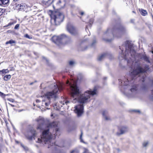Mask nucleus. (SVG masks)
Wrapping results in <instances>:
<instances>
[{
	"label": "nucleus",
	"instance_id": "nucleus-1",
	"mask_svg": "<svg viewBox=\"0 0 153 153\" xmlns=\"http://www.w3.org/2000/svg\"><path fill=\"white\" fill-rule=\"evenodd\" d=\"M120 48L122 51L121 55L122 59L120 58V56L119 58L120 59H124L127 60V65L131 69V72L130 76L131 79L129 81L130 78H126L125 80L123 81L124 82L123 83L121 82V80L119 79V84L121 88L120 90L122 91L123 88H125L123 87L124 86H130L131 85V88L130 90L133 94L136 93L137 89V85H131V83L134 82L133 80L134 79V77L140 74L146 72L149 69L148 65H146L143 68L140 66L138 62L141 59H143L148 63H150V61L149 58L146 55L136 53L134 49L133 44L129 41H126L123 45L122 47H120Z\"/></svg>",
	"mask_w": 153,
	"mask_h": 153
},
{
	"label": "nucleus",
	"instance_id": "nucleus-2",
	"mask_svg": "<svg viewBox=\"0 0 153 153\" xmlns=\"http://www.w3.org/2000/svg\"><path fill=\"white\" fill-rule=\"evenodd\" d=\"M69 85L71 100L73 103L78 102L81 103L87 102L91 97L96 94L97 89L94 87L93 90L86 91L84 94H81L79 87L77 86L76 82L73 80L72 82L67 83Z\"/></svg>",
	"mask_w": 153,
	"mask_h": 153
},
{
	"label": "nucleus",
	"instance_id": "nucleus-3",
	"mask_svg": "<svg viewBox=\"0 0 153 153\" xmlns=\"http://www.w3.org/2000/svg\"><path fill=\"white\" fill-rule=\"evenodd\" d=\"M49 88L52 91H48L43 96L45 99L42 100V105L45 107L49 106L51 101L56 99V94L59 91H60L63 89V84L60 82H59L58 84L54 83L51 85Z\"/></svg>",
	"mask_w": 153,
	"mask_h": 153
},
{
	"label": "nucleus",
	"instance_id": "nucleus-4",
	"mask_svg": "<svg viewBox=\"0 0 153 153\" xmlns=\"http://www.w3.org/2000/svg\"><path fill=\"white\" fill-rule=\"evenodd\" d=\"M126 29L123 26L120 24L117 23L112 29L108 28L104 33L102 39L106 42H111L114 37H120L121 35L124 34Z\"/></svg>",
	"mask_w": 153,
	"mask_h": 153
},
{
	"label": "nucleus",
	"instance_id": "nucleus-5",
	"mask_svg": "<svg viewBox=\"0 0 153 153\" xmlns=\"http://www.w3.org/2000/svg\"><path fill=\"white\" fill-rule=\"evenodd\" d=\"M58 123L56 122H53L50 123L48 126L47 129L42 131L41 136V139L38 138L37 142L39 143L44 142L45 144L48 143L51 146L55 145L54 141L52 140V134L51 132L49 131V130L51 128L56 127Z\"/></svg>",
	"mask_w": 153,
	"mask_h": 153
},
{
	"label": "nucleus",
	"instance_id": "nucleus-6",
	"mask_svg": "<svg viewBox=\"0 0 153 153\" xmlns=\"http://www.w3.org/2000/svg\"><path fill=\"white\" fill-rule=\"evenodd\" d=\"M52 41L56 45L68 44L71 41V38L65 34H62L57 36H53L51 38Z\"/></svg>",
	"mask_w": 153,
	"mask_h": 153
},
{
	"label": "nucleus",
	"instance_id": "nucleus-7",
	"mask_svg": "<svg viewBox=\"0 0 153 153\" xmlns=\"http://www.w3.org/2000/svg\"><path fill=\"white\" fill-rule=\"evenodd\" d=\"M64 15L62 13L59 12H54L51 15L52 20H53L56 25H59L63 22L64 19Z\"/></svg>",
	"mask_w": 153,
	"mask_h": 153
},
{
	"label": "nucleus",
	"instance_id": "nucleus-8",
	"mask_svg": "<svg viewBox=\"0 0 153 153\" xmlns=\"http://www.w3.org/2000/svg\"><path fill=\"white\" fill-rule=\"evenodd\" d=\"M67 29L68 32L72 35L75 36L78 34L77 30L72 25H68L67 27Z\"/></svg>",
	"mask_w": 153,
	"mask_h": 153
},
{
	"label": "nucleus",
	"instance_id": "nucleus-9",
	"mask_svg": "<svg viewBox=\"0 0 153 153\" xmlns=\"http://www.w3.org/2000/svg\"><path fill=\"white\" fill-rule=\"evenodd\" d=\"M75 112L79 117L83 113V106L82 105H79L75 106Z\"/></svg>",
	"mask_w": 153,
	"mask_h": 153
},
{
	"label": "nucleus",
	"instance_id": "nucleus-10",
	"mask_svg": "<svg viewBox=\"0 0 153 153\" xmlns=\"http://www.w3.org/2000/svg\"><path fill=\"white\" fill-rule=\"evenodd\" d=\"M36 121L38 122L39 125L37 128V129L42 130L43 129V127L45 126L44 124V121L42 119H37Z\"/></svg>",
	"mask_w": 153,
	"mask_h": 153
},
{
	"label": "nucleus",
	"instance_id": "nucleus-11",
	"mask_svg": "<svg viewBox=\"0 0 153 153\" xmlns=\"http://www.w3.org/2000/svg\"><path fill=\"white\" fill-rule=\"evenodd\" d=\"M128 130V127L126 126H122L120 129V133L117 132V135H120L121 134H123L127 131Z\"/></svg>",
	"mask_w": 153,
	"mask_h": 153
},
{
	"label": "nucleus",
	"instance_id": "nucleus-12",
	"mask_svg": "<svg viewBox=\"0 0 153 153\" xmlns=\"http://www.w3.org/2000/svg\"><path fill=\"white\" fill-rule=\"evenodd\" d=\"M17 7L21 11H25L27 7V5L25 3L18 4L16 5Z\"/></svg>",
	"mask_w": 153,
	"mask_h": 153
},
{
	"label": "nucleus",
	"instance_id": "nucleus-13",
	"mask_svg": "<svg viewBox=\"0 0 153 153\" xmlns=\"http://www.w3.org/2000/svg\"><path fill=\"white\" fill-rule=\"evenodd\" d=\"M107 53H104L101 54V55L98 56L97 59L99 61H101L104 58L107 56Z\"/></svg>",
	"mask_w": 153,
	"mask_h": 153
},
{
	"label": "nucleus",
	"instance_id": "nucleus-14",
	"mask_svg": "<svg viewBox=\"0 0 153 153\" xmlns=\"http://www.w3.org/2000/svg\"><path fill=\"white\" fill-rule=\"evenodd\" d=\"M53 133L55 136H59L60 134L59 129L57 128H56Z\"/></svg>",
	"mask_w": 153,
	"mask_h": 153
},
{
	"label": "nucleus",
	"instance_id": "nucleus-15",
	"mask_svg": "<svg viewBox=\"0 0 153 153\" xmlns=\"http://www.w3.org/2000/svg\"><path fill=\"white\" fill-rule=\"evenodd\" d=\"M16 42L13 39H10L9 41H7L6 43L5 44L6 45H8V44H10L12 46L14 44H15L16 43Z\"/></svg>",
	"mask_w": 153,
	"mask_h": 153
},
{
	"label": "nucleus",
	"instance_id": "nucleus-16",
	"mask_svg": "<svg viewBox=\"0 0 153 153\" xmlns=\"http://www.w3.org/2000/svg\"><path fill=\"white\" fill-rule=\"evenodd\" d=\"M9 72V71L7 69H3L1 71H0V73L2 76H4L6 73H8Z\"/></svg>",
	"mask_w": 153,
	"mask_h": 153
},
{
	"label": "nucleus",
	"instance_id": "nucleus-17",
	"mask_svg": "<svg viewBox=\"0 0 153 153\" xmlns=\"http://www.w3.org/2000/svg\"><path fill=\"white\" fill-rule=\"evenodd\" d=\"M9 2V0H0V5L7 4Z\"/></svg>",
	"mask_w": 153,
	"mask_h": 153
},
{
	"label": "nucleus",
	"instance_id": "nucleus-18",
	"mask_svg": "<svg viewBox=\"0 0 153 153\" xmlns=\"http://www.w3.org/2000/svg\"><path fill=\"white\" fill-rule=\"evenodd\" d=\"M140 12L141 15L143 16H146L147 14V11L143 9H141Z\"/></svg>",
	"mask_w": 153,
	"mask_h": 153
},
{
	"label": "nucleus",
	"instance_id": "nucleus-19",
	"mask_svg": "<svg viewBox=\"0 0 153 153\" xmlns=\"http://www.w3.org/2000/svg\"><path fill=\"white\" fill-rule=\"evenodd\" d=\"M55 2L57 5H59L61 3V0H53L52 1L51 3Z\"/></svg>",
	"mask_w": 153,
	"mask_h": 153
},
{
	"label": "nucleus",
	"instance_id": "nucleus-20",
	"mask_svg": "<svg viewBox=\"0 0 153 153\" xmlns=\"http://www.w3.org/2000/svg\"><path fill=\"white\" fill-rule=\"evenodd\" d=\"M11 78V75H7L5 76L4 78L5 81H7L8 79Z\"/></svg>",
	"mask_w": 153,
	"mask_h": 153
},
{
	"label": "nucleus",
	"instance_id": "nucleus-21",
	"mask_svg": "<svg viewBox=\"0 0 153 153\" xmlns=\"http://www.w3.org/2000/svg\"><path fill=\"white\" fill-rule=\"evenodd\" d=\"M93 21H93V19H90V21L89 22V24L88 26H86V29L87 28H88V27H91L92 24L93 23Z\"/></svg>",
	"mask_w": 153,
	"mask_h": 153
},
{
	"label": "nucleus",
	"instance_id": "nucleus-22",
	"mask_svg": "<svg viewBox=\"0 0 153 153\" xmlns=\"http://www.w3.org/2000/svg\"><path fill=\"white\" fill-rule=\"evenodd\" d=\"M30 132L33 136H34L36 134V132L34 129H32L30 131Z\"/></svg>",
	"mask_w": 153,
	"mask_h": 153
},
{
	"label": "nucleus",
	"instance_id": "nucleus-23",
	"mask_svg": "<svg viewBox=\"0 0 153 153\" xmlns=\"http://www.w3.org/2000/svg\"><path fill=\"white\" fill-rule=\"evenodd\" d=\"M71 153H79L78 150L77 149H74L71 152Z\"/></svg>",
	"mask_w": 153,
	"mask_h": 153
},
{
	"label": "nucleus",
	"instance_id": "nucleus-24",
	"mask_svg": "<svg viewBox=\"0 0 153 153\" xmlns=\"http://www.w3.org/2000/svg\"><path fill=\"white\" fill-rule=\"evenodd\" d=\"M146 78V76L144 74L142 75V78L140 79V81H142L143 82H144L145 80V78Z\"/></svg>",
	"mask_w": 153,
	"mask_h": 153
},
{
	"label": "nucleus",
	"instance_id": "nucleus-25",
	"mask_svg": "<svg viewBox=\"0 0 153 153\" xmlns=\"http://www.w3.org/2000/svg\"><path fill=\"white\" fill-rule=\"evenodd\" d=\"M69 65L71 66H73L75 64V62L73 61H70L69 62Z\"/></svg>",
	"mask_w": 153,
	"mask_h": 153
},
{
	"label": "nucleus",
	"instance_id": "nucleus-26",
	"mask_svg": "<svg viewBox=\"0 0 153 153\" xmlns=\"http://www.w3.org/2000/svg\"><path fill=\"white\" fill-rule=\"evenodd\" d=\"M75 129L76 127H70L68 129V131H71L74 130Z\"/></svg>",
	"mask_w": 153,
	"mask_h": 153
},
{
	"label": "nucleus",
	"instance_id": "nucleus-27",
	"mask_svg": "<svg viewBox=\"0 0 153 153\" xmlns=\"http://www.w3.org/2000/svg\"><path fill=\"white\" fill-rule=\"evenodd\" d=\"M15 23H16V22H10L7 25H5L4 27H7L8 26H11V25L14 24Z\"/></svg>",
	"mask_w": 153,
	"mask_h": 153
},
{
	"label": "nucleus",
	"instance_id": "nucleus-28",
	"mask_svg": "<svg viewBox=\"0 0 153 153\" xmlns=\"http://www.w3.org/2000/svg\"><path fill=\"white\" fill-rule=\"evenodd\" d=\"M24 37L27 38L29 39H32V37L31 36H30L28 34H26L25 35Z\"/></svg>",
	"mask_w": 153,
	"mask_h": 153
},
{
	"label": "nucleus",
	"instance_id": "nucleus-29",
	"mask_svg": "<svg viewBox=\"0 0 153 153\" xmlns=\"http://www.w3.org/2000/svg\"><path fill=\"white\" fill-rule=\"evenodd\" d=\"M96 41L95 40V39L92 42V44L91 45V46L92 47L94 46V45H95L96 44Z\"/></svg>",
	"mask_w": 153,
	"mask_h": 153
},
{
	"label": "nucleus",
	"instance_id": "nucleus-30",
	"mask_svg": "<svg viewBox=\"0 0 153 153\" xmlns=\"http://www.w3.org/2000/svg\"><path fill=\"white\" fill-rule=\"evenodd\" d=\"M4 11V10L3 9L0 8V16L2 15Z\"/></svg>",
	"mask_w": 153,
	"mask_h": 153
},
{
	"label": "nucleus",
	"instance_id": "nucleus-31",
	"mask_svg": "<svg viewBox=\"0 0 153 153\" xmlns=\"http://www.w3.org/2000/svg\"><path fill=\"white\" fill-rule=\"evenodd\" d=\"M148 144V142H145L143 143V147H146Z\"/></svg>",
	"mask_w": 153,
	"mask_h": 153
},
{
	"label": "nucleus",
	"instance_id": "nucleus-32",
	"mask_svg": "<svg viewBox=\"0 0 153 153\" xmlns=\"http://www.w3.org/2000/svg\"><path fill=\"white\" fill-rule=\"evenodd\" d=\"M103 115L104 116L106 120H109L110 118L109 117H107L106 116L104 115V112H103L102 113Z\"/></svg>",
	"mask_w": 153,
	"mask_h": 153
},
{
	"label": "nucleus",
	"instance_id": "nucleus-33",
	"mask_svg": "<svg viewBox=\"0 0 153 153\" xmlns=\"http://www.w3.org/2000/svg\"><path fill=\"white\" fill-rule=\"evenodd\" d=\"M19 25H20L19 24H17L15 26V27H14V29H16V30L18 29L19 28Z\"/></svg>",
	"mask_w": 153,
	"mask_h": 153
},
{
	"label": "nucleus",
	"instance_id": "nucleus-34",
	"mask_svg": "<svg viewBox=\"0 0 153 153\" xmlns=\"http://www.w3.org/2000/svg\"><path fill=\"white\" fill-rule=\"evenodd\" d=\"M150 97V99L153 101V90L152 91V94Z\"/></svg>",
	"mask_w": 153,
	"mask_h": 153
},
{
	"label": "nucleus",
	"instance_id": "nucleus-35",
	"mask_svg": "<svg viewBox=\"0 0 153 153\" xmlns=\"http://www.w3.org/2000/svg\"><path fill=\"white\" fill-rule=\"evenodd\" d=\"M6 95L5 94L3 93L0 91V96L2 97H4Z\"/></svg>",
	"mask_w": 153,
	"mask_h": 153
},
{
	"label": "nucleus",
	"instance_id": "nucleus-36",
	"mask_svg": "<svg viewBox=\"0 0 153 153\" xmlns=\"http://www.w3.org/2000/svg\"><path fill=\"white\" fill-rule=\"evenodd\" d=\"M82 132H81V134L80 136V140L82 142L84 143L85 142L83 141V140H82Z\"/></svg>",
	"mask_w": 153,
	"mask_h": 153
},
{
	"label": "nucleus",
	"instance_id": "nucleus-37",
	"mask_svg": "<svg viewBox=\"0 0 153 153\" xmlns=\"http://www.w3.org/2000/svg\"><path fill=\"white\" fill-rule=\"evenodd\" d=\"M7 100L11 102H13L14 101V100L12 98H8Z\"/></svg>",
	"mask_w": 153,
	"mask_h": 153
},
{
	"label": "nucleus",
	"instance_id": "nucleus-38",
	"mask_svg": "<svg viewBox=\"0 0 153 153\" xmlns=\"http://www.w3.org/2000/svg\"><path fill=\"white\" fill-rule=\"evenodd\" d=\"M21 146L25 150H27V147L25 146L23 144H21Z\"/></svg>",
	"mask_w": 153,
	"mask_h": 153
},
{
	"label": "nucleus",
	"instance_id": "nucleus-39",
	"mask_svg": "<svg viewBox=\"0 0 153 153\" xmlns=\"http://www.w3.org/2000/svg\"><path fill=\"white\" fill-rule=\"evenodd\" d=\"M133 111L136 113H140V111L138 110H133Z\"/></svg>",
	"mask_w": 153,
	"mask_h": 153
},
{
	"label": "nucleus",
	"instance_id": "nucleus-40",
	"mask_svg": "<svg viewBox=\"0 0 153 153\" xmlns=\"http://www.w3.org/2000/svg\"><path fill=\"white\" fill-rule=\"evenodd\" d=\"M134 19H132L131 20V22L132 23H133L134 22Z\"/></svg>",
	"mask_w": 153,
	"mask_h": 153
},
{
	"label": "nucleus",
	"instance_id": "nucleus-41",
	"mask_svg": "<svg viewBox=\"0 0 153 153\" xmlns=\"http://www.w3.org/2000/svg\"><path fill=\"white\" fill-rule=\"evenodd\" d=\"M32 136H30V137H29L28 138V139L29 140H31L32 139Z\"/></svg>",
	"mask_w": 153,
	"mask_h": 153
},
{
	"label": "nucleus",
	"instance_id": "nucleus-42",
	"mask_svg": "<svg viewBox=\"0 0 153 153\" xmlns=\"http://www.w3.org/2000/svg\"><path fill=\"white\" fill-rule=\"evenodd\" d=\"M65 103L67 105L69 103V102L68 101H66L65 102Z\"/></svg>",
	"mask_w": 153,
	"mask_h": 153
},
{
	"label": "nucleus",
	"instance_id": "nucleus-43",
	"mask_svg": "<svg viewBox=\"0 0 153 153\" xmlns=\"http://www.w3.org/2000/svg\"><path fill=\"white\" fill-rule=\"evenodd\" d=\"M84 14V12H81L80 13V14L81 15H83Z\"/></svg>",
	"mask_w": 153,
	"mask_h": 153
},
{
	"label": "nucleus",
	"instance_id": "nucleus-44",
	"mask_svg": "<svg viewBox=\"0 0 153 153\" xmlns=\"http://www.w3.org/2000/svg\"><path fill=\"white\" fill-rule=\"evenodd\" d=\"M43 59H45L46 60L47 62H48V60H47V59L45 58L44 57H43Z\"/></svg>",
	"mask_w": 153,
	"mask_h": 153
},
{
	"label": "nucleus",
	"instance_id": "nucleus-45",
	"mask_svg": "<svg viewBox=\"0 0 153 153\" xmlns=\"http://www.w3.org/2000/svg\"><path fill=\"white\" fill-rule=\"evenodd\" d=\"M9 105H10L11 106H12L13 107H14L15 106V105H13L12 104H10V103H9Z\"/></svg>",
	"mask_w": 153,
	"mask_h": 153
},
{
	"label": "nucleus",
	"instance_id": "nucleus-46",
	"mask_svg": "<svg viewBox=\"0 0 153 153\" xmlns=\"http://www.w3.org/2000/svg\"><path fill=\"white\" fill-rule=\"evenodd\" d=\"M24 111V109H21V110H19L18 111L19 112H20L22 111Z\"/></svg>",
	"mask_w": 153,
	"mask_h": 153
},
{
	"label": "nucleus",
	"instance_id": "nucleus-47",
	"mask_svg": "<svg viewBox=\"0 0 153 153\" xmlns=\"http://www.w3.org/2000/svg\"><path fill=\"white\" fill-rule=\"evenodd\" d=\"M36 102H40V101L39 100H36Z\"/></svg>",
	"mask_w": 153,
	"mask_h": 153
},
{
	"label": "nucleus",
	"instance_id": "nucleus-48",
	"mask_svg": "<svg viewBox=\"0 0 153 153\" xmlns=\"http://www.w3.org/2000/svg\"><path fill=\"white\" fill-rule=\"evenodd\" d=\"M33 82H32V83H31L30 84V85H32L33 84Z\"/></svg>",
	"mask_w": 153,
	"mask_h": 153
},
{
	"label": "nucleus",
	"instance_id": "nucleus-49",
	"mask_svg": "<svg viewBox=\"0 0 153 153\" xmlns=\"http://www.w3.org/2000/svg\"><path fill=\"white\" fill-rule=\"evenodd\" d=\"M13 0L15 1H18V0Z\"/></svg>",
	"mask_w": 153,
	"mask_h": 153
},
{
	"label": "nucleus",
	"instance_id": "nucleus-50",
	"mask_svg": "<svg viewBox=\"0 0 153 153\" xmlns=\"http://www.w3.org/2000/svg\"><path fill=\"white\" fill-rule=\"evenodd\" d=\"M50 147V146H48V148H49Z\"/></svg>",
	"mask_w": 153,
	"mask_h": 153
},
{
	"label": "nucleus",
	"instance_id": "nucleus-51",
	"mask_svg": "<svg viewBox=\"0 0 153 153\" xmlns=\"http://www.w3.org/2000/svg\"><path fill=\"white\" fill-rule=\"evenodd\" d=\"M128 97H131V96H129V95H128Z\"/></svg>",
	"mask_w": 153,
	"mask_h": 153
},
{
	"label": "nucleus",
	"instance_id": "nucleus-52",
	"mask_svg": "<svg viewBox=\"0 0 153 153\" xmlns=\"http://www.w3.org/2000/svg\"><path fill=\"white\" fill-rule=\"evenodd\" d=\"M133 12V13H135V12H134V11H133V12Z\"/></svg>",
	"mask_w": 153,
	"mask_h": 153
},
{
	"label": "nucleus",
	"instance_id": "nucleus-53",
	"mask_svg": "<svg viewBox=\"0 0 153 153\" xmlns=\"http://www.w3.org/2000/svg\"><path fill=\"white\" fill-rule=\"evenodd\" d=\"M47 109H49V108H47Z\"/></svg>",
	"mask_w": 153,
	"mask_h": 153
},
{
	"label": "nucleus",
	"instance_id": "nucleus-54",
	"mask_svg": "<svg viewBox=\"0 0 153 153\" xmlns=\"http://www.w3.org/2000/svg\"><path fill=\"white\" fill-rule=\"evenodd\" d=\"M50 0H48V2H49V1H50Z\"/></svg>",
	"mask_w": 153,
	"mask_h": 153
}]
</instances>
